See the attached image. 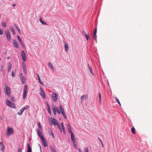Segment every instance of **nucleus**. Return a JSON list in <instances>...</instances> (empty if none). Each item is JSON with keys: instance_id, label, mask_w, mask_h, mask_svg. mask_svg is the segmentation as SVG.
Returning <instances> with one entry per match:
<instances>
[{"instance_id": "48", "label": "nucleus", "mask_w": 152, "mask_h": 152, "mask_svg": "<svg viewBox=\"0 0 152 152\" xmlns=\"http://www.w3.org/2000/svg\"><path fill=\"white\" fill-rule=\"evenodd\" d=\"M85 152H88V150L87 148H86L84 149Z\"/></svg>"}, {"instance_id": "62", "label": "nucleus", "mask_w": 152, "mask_h": 152, "mask_svg": "<svg viewBox=\"0 0 152 152\" xmlns=\"http://www.w3.org/2000/svg\"><path fill=\"white\" fill-rule=\"evenodd\" d=\"M10 57H7V60H8L10 59Z\"/></svg>"}, {"instance_id": "35", "label": "nucleus", "mask_w": 152, "mask_h": 152, "mask_svg": "<svg viewBox=\"0 0 152 152\" xmlns=\"http://www.w3.org/2000/svg\"><path fill=\"white\" fill-rule=\"evenodd\" d=\"M37 125L38 126V127L40 129H42V126L41 125L40 123L39 122L37 123Z\"/></svg>"}, {"instance_id": "17", "label": "nucleus", "mask_w": 152, "mask_h": 152, "mask_svg": "<svg viewBox=\"0 0 152 152\" xmlns=\"http://www.w3.org/2000/svg\"><path fill=\"white\" fill-rule=\"evenodd\" d=\"M60 112L62 114L64 113L65 112L64 110L61 105H60L59 107Z\"/></svg>"}, {"instance_id": "58", "label": "nucleus", "mask_w": 152, "mask_h": 152, "mask_svg": "<svg viewBox=\"0 0 152 152\" xmlns=\"http://www.w3.org/2000/svg\"><path fill=\"white\" fill-rule=\"evenodd\" d=\"M98 139L99 140V141L101 142V143H102V141L99 138H98Z\"/></svg>"}, {"instance_id": "31", "label": "nucleus", "mask_w": 152, "mask_h": 152, "mask_svg": "<svg viewBox=\"0 0 152 152\" xmlns=\"http://www.w3.org/2000/svg\"><path fill=\"white\" fill-rule=\"evenodd\" d=\"M61 127L63 129V130L64 132V133L65 132V129H64V124H63V123H62L61 124Z\"/></svg>"}, {"instance_id": "39", "label": "nucleus", "mask_w": 152, "mask_h": 152, "mask_svg": "<svg viewBox=\"0 0 152 152\" xmlns=\"http://www.w3.org/2000/svg\"><path fill=\"white\" fill-rule=\"evenodd\" d=\"M49 133L50 135L53 137V138H54V134L52 131H51Z\"/></svg>"}, {"instance_id": "24", "label": "nucleus", "mask_w": 152, "mask_h": 152, "mask_svg": "<svg viewBox=\"0 0 152 152\" xmlns=\"http://www.w3.org/2000/svg\"><path fill=\"white\" fill-rule=\"evenodd\" d=\"M39 20L40 21V22L43 24H44V25H48V24L46 23V22H45L44 21H43L41 18H39Z\"/></svg>"}, {"instance_id": "2", "label": "nucleus", "mask_w": 152, "mask_h": 152, "mask_svg": "<svg viewBox=\"0 0 152 152\" xmlns=\"http://www.w3.org/2000/svg\"><path fill=\"white\" fill-rule=\"evenodd\" d=\"M7 132H6L7 136H9L14 132V130L13 128L8 127L7 129Z\"/></svg>"}, {"instance_id": "34", "label": "nucleus", "mask_w": 152, "mask_h": 152, "mask_svg": "<svg viewBox=\"0 0 152 152\" xmlns=\"http://www.w3.org/2000/svg\"><path fill=\"white\" fill-rule=\"evenodd\" d=\"M14 26H15V28L17 29L19 33L20 34V31L19 28H18V27L17 26V25L15 24Z\"/></svg>"}, {"instance_id": "25", "label": "nucleus", "mask_w": 152, "mask_h": 152, "mask_svg": "<svg viewBox=\"0 0 152 152\" xmlns=\"http://www.w3.org/2000/svg\"><path fill=\"white\" fill-rule=\"evenodd\" d=\"M20 79L22 80V83L23 84H24L25 83V82L26 79V78L24 77Z\"/></svg>"}, {"instance_id": "42", "label": "nucleus", "mask_w": 152, "mask_h": 152, "mask_svg": "<svg viewBox=\"0 0 152 152\" xmlns=\"http://www.w3.org/2000/svg\"><path fill=\"white\" fill-rule=\"evenodd\" d=\"M96 34H93V38L96 42Z\"/></svg>"}, {"instance_id": "46", "label": "nucleus", "mask_w": 152, "mask_h": 152, "mask_svg": "<svg viewBox=\"0 0 152 152\" xmlns=\"http://www.w3.org/2000/svg\"><path fill=\"white\" fill-rule=\"evenodd\" d=\"M3 33V31L0 28V35H2Z\"/></svg>"}, {"instance_id": "18", "label": "nucleus", "mask_w": 152, "mask_h": 152, "mask_svg": "<svg viewBox=\"0 0 152 152\" xmlns=\"http://www.w3.org/2000/svg\"><path fill=\"white\" fill-rule=\"evenodd\" d=\"M68 132L71 134L73 133L71 129L70 125L68 124L67 126Z\"/></svg>"}, {"instance_id": "32", "label": "nucleus", "mask_w": 152, "mask_h": 152, "mask_svg": "<svg viewBox=\"0 0 152 152\" xmlns=\"http://www.w3.org/2000/svg\"><path fill=\"white\" fill-rule=\"evenodd\" d=\"M135 130V128H134V127H133L131 129V131H132V133L133 134H135V132L134 131Z\"/></svg>"}, {"instance_id": "50", "label": "nucleus", "mask_w": 152, "mask_h": 152, "mask_svg": "<svg viewBox=\"0 0 152 152\" xmlns=\"http://www.w3.org/2000/svg\"><path fill=\"white\" fill-rule=\"evenodd\" d=\"M51 150L52 152H56V151L55 149H54L53 148H51Z\"/></svg>"}, {"instance_id": "51", "label": "nucleus", "mask_w": 152, "mask_h": 152, "mask_svg": "<svg viewBox=\"0 0 152 152\" xmlns=\"http://www.w3.org/2000/svg\"><path fill=\"white\" fill-rule=\"evenodd\" d=\"M23 77H24L23 76V74L22 73H20V79H21V78H23Z\"/></svg>"}, {"instance_id": "9", "label": "nucleus", "mask_w": 152, "mask_h": 152, "mask_svg": "<svg viewBox=\"0 0 152 152\" xmlns=\"http://www.w3.org/2000/svg\"><path fill=\"white\" fill-rule=\"evenodd\" d=\"M82 33L86 37V39L88 41V40L90 39V37L88 34H87L86 32L84 31L83 30L82 31Z\"/></svg>"}, {"instance_id": "4", "label": "nucleus", "mask_w": 152, "mask_h": 152, "mask_svg": "<svg viewBox=\"0 0 152 152\" xmlns=\"http://www.w3.org/2000/svg\"><path fill=\"white\" fill-rule=\"evenodd\" d=\"M6 104L9 107L11 108H15V105L14 103L11 102V101L7 100L6 101Z\"/></svg>"}, {"instance_id": "15", "label": "nucleus", "mask_w": 152, "mask_h": 152, "mask_svg": "<svg viewBox=\"0 0 152 152\" xmlns=\"http://www.w3.org/2000/svg\"><path fill=\"white\" fill-rule=\"evenodd\" d=\"M13 45L16 48H18L19 46L18 44L16 41L15 39L13 40Z\"/></svg>"}, {"instance_id": "38", "label": "nucleus", "mask_w": 152, "mask_h": 152, "mask_svg": "<svg viewBox=\"0 0 152 152\" xmlns=\"http://www.w3.org/2000/svg\"><path fill=\"white\" fill-rule=\"evenodd\" d=\"M1 25L4 28L6 27V23H4V22H3L1 23Z\"/></svg>"}, {"instance_id": "53", "label": "nucleus", "mask_w": 152, "mask_h": 152, "mask_svg": "<svg viewBox=\"0 0 152 152\" xmlns=\"http://www.w3.org/2000/svg\"><path fill=\"white\" fill-rule=\"evenodd\" d=\"M12 75L13 77H15V75L14 73V72L13 71L12 72Z\"/></svg>"}, {"instance_id": "21", "label": "nucleus", "mask_w": 152, "mask_h": 152, "mask_svg": "<svg viewBox=\"0 0 152 152\" xmlns=\"http://www.w3.org/2000/svg\"><path fill=\"white\" fill-rule=\"evenodd\" d=\"M27 152H31V149L29 144L27 145Z\"/></svg>"}, {"instance_id": "55", "label": "nucleus", "mask_w": 152, "mask_h": 152, "mask_svg": "<svg viewBox=\"0 0 152 152\" xmlns=\"http://www.w3.org/2000/svg\"><path fill=\"white\" fill-rule=\"evenodd\" d=\"M22 152V150L21 148H19L18 149V152Z\"/></svg>"}, {"instance_id": "14", "label": "nucleus", "mask_w": 152, "mask_h": 152, "mask_svg": "<svg viewBox=\"0 0 152 152\" xmlns=\"http://www.w3.org/2000/svg\"><path fill=\"white\" fill-rule=\"evenodd\" d=\"M71 140L73 142H76V139L75 137V136L73 133H72L71 135Z\"/></svg>"}, {"instance_id": "16", "label": "nucleus", "mask_w": 152, "mask_h": 152, "mask_svg": "<svg viewBox=\"0 0 152 152\" xmlns=\"http://www.w3.org/2000/svg\"><path fill=\"white\" fill-rule=\"evenodd\" d=\"M23 64V70L24 72H25V74L26 73L27 71L26 70V65L25 63H24L23 62L22 63Z\"/></svg>"}, {"instance_id": "1", "label": "nucleus", "mask_w": 152, "mask_h": 152, "mask_svg": "<svg viewBox=\"0 0 152 152\" xmlns=\"http://www.w3.org/2000/svg\"><path fill=\"white\" fill-rule=\"evenodd\" d=\"M28 86L26 85L23 88V99L26 98L28 93L27 91Z\"/></svg>"}, {"instance_id": "28", "label": "nucleus", "mask_w": 152, "mask_h": 152, "mask_svg": "<svg viewBox=\"0 0 152 152\" xmlns=\"http://www.w3.org/2000/svg\"><path fill=\"white\" fill-rule=\"evenodd\" d=\"M24 111L23 110L21 109L20 111L18 113V114L19 115H21L22 114L23 112Z\"/></svg>"}, {"instance_id": "45", "label": "nucleus", "mask_w": 152, "mask_h": 152, "mask_svg": "<svg viewBox=\"0 0 152 152\" xmlns=\"http://www.w3.org/2000/svg\"><path fill=\"white\" fill-rule=\"evenodd\" d=\"M56 110H57V113L58 114H60V112L58 108L57 107H56Z\"/></svg>"}, {"instance_id": "36", "label": "nucleus", "mask_w": 152, "mask_h": 152, "mask_svg": "<svg viewBox=\"0 0 152 152\" xmlns=\"http://www.w3.org/2000/svg\"><path fill=\"white\" fill-rule=\"evenodd\" d=\"M47 111H48V112L50 114H51V111L50 108V107H49L48 108Z\"/></svg>"}, {"instance_id": "44", "label": "nucleus", "mask_w": 152, "mask_h": 152, "mask_svg": "<svg viewBox=\"0 0 152 152\" xmlns=\"http://www.w3.org/2000/svg\"><path fill=\"white\" fill-rule=\"evenodd\" d=\"M62 114L63 115V117H64V118H65V119L66 118L67 116L66 115V114L65 113H64Z\"/></svg>"}, {"instance_id": "37", "label": "nucleus", "mask_w": 152, "mask_h": 152, "mask_svg": "<svg viewBox=\"0 0 152 152\" xmlns=\"http://www.w3.org/2000/svg\"><path fill=\"white\" fill-rule=\"evenodd\" d=\"M11 67L12 66H11V64L9 63V64L8 66V72H9L11 70Z\"/></svg>"}, {"instance_id": "52", "label": "nucleus", "mask_w": 152, "mask_h": 152, "mask_svg": "<svg viewBox=\"0 0 152 152\" xmlns=\"http://www.w3.org/2000/svg\"><path fill=\"white\" fill-rule=\"evenodd\" d=\"M5 148V146L4 145H3V146H2L1 148V150L2 151H3Z\"/></svg>"}, {"instance_id": "26", "label": "nucleus", "mask_w": 152, "mask_h": 152, "mask_svg": "<svg viewBox=\"0 0 152 152\" xmlns=\"http://www.w3.org/2000/svg\"><path fill=\"white\" fill-rule=\"evenodd\" d=\"M42 141V142L43 143H44L46 141L45 139L44 138L43 136H41V138H40Z\"/></svg>"}, {"instance_id": "19", "label": "nucleus", "mask_w": 152, "mask_h": 152, "mask_svg": "<svg viewBox=\"0 0 152 152\" xmlns=\"http://www.w3.org/2000/svg\"><path fill=\"white\" fill-rule=\"evenodd\" d=\"M64 42V47H65V51L66 52H67V51L68 50L69 46H68V45L65 42Z\"/></svg>"}, {"instance_id": "49", "label": "nucleus", "mask_w": 152, "mask_h": 152, "mask_svg": "<svg viewBox=\"0 0 152 152\" xmlns=\"http://www.w3.org/2000/svg\"><path fill=\"white\" fill-rule=\"evenodd\" d=\"M73 145L75 147H76V148H77V144H75V142H73Z\"/></svg>"}, {"instance_id": "10", "label": "nucleus", "mask_w": 152, "mask_h": 152, "mask_svg": "<svg viewBox=\"0 0 152 152\" xmlns=\"http://www.w3.org/2000/svg\"><path fill=\"white\" fill-rule=\"evenodd\" d=\"M88 98V96L87 95H83L81 97V102L82 103L83 101L84 100H86Z\"/></svg>"}, {"instance_id": "59", "label": "nucleus", "mask_w": 152, "mask_h": 152, "mask_svg": "<svg viewBox=\"0 0 152 152\" xmlns=\"http://www.w3.org/2000/svg\"><path fill=\"white\" fill-rule=\"evenodd\" d=\"M78 150L79 152H82L80 148H78Z\"/></svg>"}, {"instance_id": "22", "label": "nucleus", "mask_w": 152, "mask_h": 152, "mask_svg": "<svg viewBox=\"0 0 152 152\" xmlns=\"http://www.w3.org/2000/svg\"><path fill=\"white\" fill-rule=\"evenodd\" d=\"M48 65L53 70H54V68L53 67V65L50 62L48 63Z\"/></svg>"}, {"instance_id": "33", "label": "nucleus", "mask_w": 152, "mask_h": 152, "mask_svg": "<svg viewBox=\"0 0 152 152\" xmlns=\"http://www.w3.org/2000/svg\"><path fill=\"white\" fill-rule=\"evenodd\" d=\"M29 107V106L28 105H26V106L24 107H23L22 108V109L24 111V110H25L27 109Z\"/></svg>"}, {"instance_id": "23", "label": "nucleus", "mask_w": 152, "mask_h": 152, "mask_svg": "<svg viewBox=\"0 0 152 152\" xmlns=\"http://www.w3.org/2000/svg\"><path fill=\"white\" fill-rule=\"evenodd\" d=\"M10 31L12 32L13 34H15V32L14 28L12 26H11L10 28Z\"/></svg>"}, {"instance_id": "5", "label": "nucleus", "mask_w": 152, "mask_h": 152, "mask_svg": "<svg viewBox=\"0 0 152 152\" xmlns=\"http://www.w3.org/2000/svg\"><path fill=\"white\" fill-rule=\"evenodd\" d=\"M21 55L23 60L25 62L26 60V58L25 53L24 51H21Z\"/></svg>"}, {"instance_id": "57", "label": "nucleus", "mask_w": 152, "mask_h": 152, "mask_svg": "<svg viewBox=\"0 0 152 152\" xmlns=\"http://www.w3.org/2000/svg\"><path fill=\"white\" fill-rule=\"evenodd\" d=\"M1 70L2 71H3V69H4V66L2 65L1 66Z\"/></svg>"}, {"instance_id": "60", "label": "nucleus", "mask_w": 152, "mask_h": 152, "mask_svg": "<svg viewBox=\"0 0 152 152\" xmlns=\"http://www.w3.org/2000/svg\"><path fill=\"white\" fill-rule=\"evenodd\" d=\"M58 129L61 132H62V130H61V127H60V128H58Z\"/></svg>"}, {"instance_id": "3", "label": "nucleus", "mask_w": 152, "mask_h": 152, "mask_svg": "<svg viewBox=\"0 0 152 152\" xmlns=\"http://www.w3.org/2000/svg\"><path fill=\"white\" fill-rule=\"evenodd\" d=\"M58 95L53 92L51 94V98L53 101L54 102H56L58 99Z\"/></svg>"}, {"instance_id": "61", "label": "nucleus", "mask_w": 152, "mask_h": 152, "mask_svg": "<svg viewBox=\"0 0 152 152\" xmlns=\"http://www.w3.org/2000/svg\"><path fill=\"white\" fill-rule=\"evenodd\" d=\"M38 145H39V147H40V149H41V147L40 145L39 144Z\"/></svg>"}, {"instance_id": "6", "label": "nucleus", "mask_w": 152, "mask_h": 152, "mask_svg": "<svg viewBox=\"0 0 152 152\" xmlns=\"http://www.w3.org/2000/svg\"><path fill=\"white\" fill-rule=\"evenodd\" d=\"M40 94L41 96L44 99L46 98L45 94L42 87H40Z\"/></svg>"}, {"instance_id": "8", "label": "nucleus", "mask_w": 152, "mask_h": 152, "mask_svg": "<svg viewBox=\"0 0 152 152\" xmlns=\"http://www.w3.org/2000/svg\"><path fill=\"white\" fill-rule=\"evenodd\" d=\"M6 93L7 95L9 96L10 94V89L9 87L7 86H6Z\"/></svg>"}, {"instance_id": "47", "label": "nucleus", "mask_w": 152, "mask_h": 152, "mask_svg": "<svg viewBox=\"0 0 152 152\" xmlns=\"http://www.w3.org/2000/svg\"><path fill=\"white\" fill-rule=\"evenodd\" d=\"M97 33V28L96 27L95 29V30L93 32V34H96Z\"/></svg>"}, {"instance_id": "12", "label": "nucleus", "mask_w": 152, "mask_h": 152, "mask_svg": "<svg viewBox=\"0 0 152 152\" xmlns=\"http://www.w3.org/2000/svg\"><path fill=\"white\" fill-rule=\"evenodd\" d=\"M51 118L52 119V123H53L54 125L56 126V125H57L58 123L57 122L56 119L54 118Z\"/></svg>"}, {"instance_id": "20", "label": "nucleus", "mask_w": 152, "mask_h": 152, "mask_svg": "<svg viewBox=\"0 0 152 152\" xmlns=\"http://www.w3.org/2000/svg\"><path fill=\"white\" fill-rule=\"evenodd\" d=\"M88 66L89 68V71H90V73L92 75H94V73L92 71V69L91 66H90L89 64H88Z\"/></svg>"}, {"instance_id": "40", "label": "nucleus", "mask_w": 152, "mask_h": 152, "mask_svg": "<svg viewBox=\"0 0 152 152\" xmlns=\"http://www.w3.org/2000/svg\"><path fill=\"white\" fill-rule=\"evenodd\" d=\"M43 144L45 147H47L48 146V144L46 141L44 143H43Z\"/></svg>"}, {"instance_id": "41", "label": "nucleus", "mask_w": 152, "mask_h": 152, "mask_svg": "<svg viewBox=\"0 0 152 152\" xmlns=\"http://www.w3.org/2000/svg\"><path fill=\"white\" fill-rule=\"evenodd\" d=\"M115 100L117 102L118 104H120V102L119 101V99H118L117 98L115 97Z\"/></svg>"}, {"instance_id": "29", "label": "nucleus", "mask_w": 152, "mask_h": 152, "mask_svg": "<svg viewBox=\"0 0 152 152\" xmlns=\"http://www.w3.org/2000/svg\"><path fill=\"white\" fill-rule=\"evenodd\" d=\"M98 96H99V103L100 104L101 99V94L100 93L99 94Z\"/></svg>"}, {"instance_id": "11", "label": "nucleus", "mask_w": 152, "mask_h": 152, "mask_svg": "<svg viewBox=\"0 0 152 152\" xmlns=\"http://www.w3.org/2000/svg\"><path fill=\"white\" fill-rule=\"evenodd\" d=\"M37 134L38 135V136L39 137L41 138V136H43V135H41L43 133L39 129H37Z\"/></svg>"}, {"instance_id": "43", "label": "nucleus", "mask_w": 152, "mask_h": 152, "mask_svg": "<svg viewBox=\"0 0 152 152\" xmlns=\"http://www.w3.org/2000/svg\"><path fill=\"white\" fill-rule=\"evenodd\" d=\"M11 100L13 102H15V99L12 96H11Z\"/></svg>"}, {"instance_id": "7", "label": "nucleus", "mask_w": 152, "mask_h": 152, "mask_svg": "<svg viewBox=\"0 0 152 152\" xmlns=\"http://www.w3.org/2000/svg\"><path fill=\"white\" fill-rule=\"evenodd\" d=\"M5 34L8 40L10 41L11 40V36L9 31H6L5 32Z\"/></svg>"}, {"instance_id": "13", "label": "nucleus", "mask_w": 152, "mask_h": 152, "mask_svg": "<svg viewBox=\"0 0 152 152\" xmlns=\"http://www.w3.org/2000/svg\"><path fill=\"white\" fill-rule=\"evenodd\" d=\"M17 38L18 40H19L21 45L23 47H25V45L24 44L23 42L21 39L20 37L18 36H17Z\"/></svg>"}, {"instance_id": "63", "label": "nucleus", "mask_w": 152, "mask_h": 152, "mask_svg": "<svg viewBox=\"0 0 152 152\" xmlns=\"http://www.w3.org/2000/svg\"><path fill=\"white\" fill-rule=\"evenodd\" d=\"M47 106H48V107H50V106H49L48 103L47 102Z\"/></svg>"}, {"instance_id": "54", "label": "nucleus", "mask_w": 152, "mask_h": 152, "mask_svg": "<svg viewBox=\"0 0 152 152\" xmlns=\"http://www.w3.org/2000/svg\"><path fill=\"white\" fill-rule=\"evenodd\" d=\"M3 145H4L3 143V142H0V146H3Z\"/></svg>"}, {"instance_id": "56", "label": "nucleus", "mask_w": 152, "mask_h": 152, "mask_svg": "<svg viewBox=\"0 0 152 152\" xmlns=\"http://www.w3.org/2000/svg\"><path fill=\"white\" fill-rule=\"evenodd\" d=\"M56 125L57 126L58 128H60V127H61L59 123H58Z\"/></svg>"}, {"instance_id": "64", "label": "nucleus", "mask_w": 152, "mask_h": 152, "mask_svg": "<svg viewBox=\"0 0 152 152\" xmlns=\"http://www.w3.org/2000/svg\"><path fill=\"white\" fill-rule=\"evenodd\" d=\"M15 6H16V4H13V7H15Z\"/></svg>"}, {"instance_id": "27", "label": "nucleus", "mask_w": 152, "mask_h": 152, "mask_svg": "<svg viewBox=\"0 0 152 152\" xmlns=\"http://www.w3.org/2000/svg\"><path fill=\"white\" fill-rule=\"evenodd\" d=\"M38 79L39 81V83L42 86L44 85V84L41 81L39 75H38Z\"/></svg>"}, {"instance_id": "30", "label": "nucleus", "mask_w": 152, "mask_h": 152, "mask_svg": "<svg viewBox=\"0 0 152 152\" xmlns=\"http://www.w3.org/2000/svg\"><path fill=\"white\" fill-rule=\"evenodd\" d=\"M52 110L53 112H56V107H55L54 106H53L52 107Z\"/></svg>"}]
</instances>
